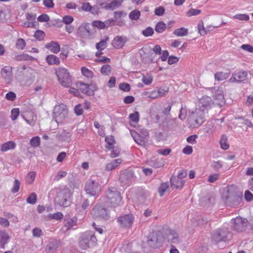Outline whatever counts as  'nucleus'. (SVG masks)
<instances>
[{"label":"nucleus","mask_w":253,"mask_h":253,"mask_svg":"<svg viewBox=\"0 0 253 253\" xmlns=\"http://www.w3.org/2000/svg\"><path fill=\"white\" fill-rule=\"evenodd\" d=\"M148 243L150 246L157 248L161 246L163 242V237L160 232H153L148 237Z\"/></svg>","instance_id":"0eeeda50"},{"label":"nucleus","mask_w":253,"mask_h":253,"mask_svg":"<svg viewBox=\"0 0 253 253\" xmlns=\"http://www.w3.org/2000/svg\"><path fill=\"white\" fill-rule=\"evenodd\" d=\"M46 61L49 65H58L60 62L59 58L53 54L47 55Z\"/></svg>","instance_id":"cd10ccee"},{"label":"nucleus","mask_w":253,"mask_h":253,"mask_svg":"<svg viewBox=\"0 0 253 253\" xmlns=\"http://www.w3.org/2000/svg\"><path fill=\"white\" fill-rule=\"evenodd\" d=\"M227 140V137L225 135H222L220 140V144L221 148L223 150H227L229 148V145L226 142Z\"/></svg>","instance_id":"e433bc0d"},{"label":"nucleus","mask_w":253,"mask_h":253,"mask_svg":"<svg viewBox=\"0 0 253 253\" xmlns=\"http://www.w3.org/2000/svg\"><path fill=\"white\" fill-rule=\"evenodd\" d=\"M109 40V37H106L104 39L101 40L99 42L96 44V48L98 50L102 51L107 46V41Z\"/></svg>","instance_id":"7c9ffc66"},{"label":"nucleus","mask_w":253,"mask_h":253,"mask_svg":"<svg viewBox=\"0 0 253 253\" xmlns=\"http://www.w3.org/2000/svg\"><path fill=\"white\" fill-rule=\"evenodd\" d=\"M201 13V10L197 9H191L187 12V15L189 17L197 15Z\"/></svg>","instance_id":"338daca9"},{"label":"nucleus","mask_w":253,"mask_h":253,"mask_svg":"<svg viewBox=\"0 0 253 253\" xmlns=\"http://www.w3.org/2000/svg\"><path fill=\"white\" fill-rule=\"evenodd\" d=\"M123 0H113L109 3H102L101 5L106 10H113L121 5Z\"/></svg>","instance_id":"4be33fe9"},{"label":"nucleus","mask_w":253,"mask_h":253,"mask_svg":"<svg viewBox=\"0 0 253 253\" xmlns=\"http://www.w3.org/2000/svg\"><path fill=\"white\" fill-rule=\"evenodd\" d=\"M211 167L215 170L218 171L219 169L222 168L223 164L221 161H218L216 162H213L211 165Z\"/></svg>","instance_id":"864d4df0"},{"label":"nucleus","mask_w":253,"mask_h":253,"mask_svg":"<svg viewBox=\"0 0 253 253\" xmlns=\"http://www.w3.org/2000/svg\"><path fill=\"white\" fill-rule=\"evenodd\" d=\"M192 119L194 120V126H200L204 122V112L203 110L196 109L192 114Z\"/></svg>","instance_id":"4468645a"},{"label":"nucleus","mask_w":253,"mask_h":253,"mask_svg":"<svg viewBox=\"0 0 253 253\" xmlns=\"http://www.w3.org/2000/svg\"><path fill=\"white\" fill-rule=\"evenodd\" d=\"M233 18L241 21H248L250 17L246 14H237L233 16Z\"/></svg>","instance_id":"de8ad7c7"},{"label":"nucleus","mask_w":253,"mask_h":253,"mask_svg":"<svg viewBox=\"0 0 253 253\" xmlns=\"http://www.w3.org/2000/svg\"><path fill=\"white\" fill-rule=\"evenodd\" d=\"M247 73L245 71H235L232 74V77L228 80L229 83H240L247 79Z\"/></svg>","instance_id":"dca6fc26"},{"label":"nucleus","mask_w":253,"mask_h":253,"mask_svg":"<svg viewBox=\"0 0 253 253\" xmlns=\"http://www.w3.org/2000/svg\"><path fill=\"white\" fill-rule=\"evenodd\" d=\"M105 141L107 145L106 148L108 149H111L113 147L115 143L114 137L113 136H107L105 137Z\"/></svg>","instance_id":"c9c22d12"},{"label":"nucleus","mask_w":253,"mask_h":253,"mask_svg":"<svg viewBox=\"0 0 253 253\" xmlns=\"http://www.w3.org/2000/svg\"><path fill=\"white\" fill-rule=\"evenodd\" d=\"M19 114V110L18 108L13 109L11 111V118L12 120L14 121L17 119Z\"/></svg>","instance_id":"680f3d73"},{"label":"nucleus","mask_w":253,"mask_h":253,"mask_svg":"<svg viewBox=\"0 0 253 253\" xmlns=\"http://www.w3.org/2000/svg\"><path fill=\"white\" fill-rule=\"evenodd\" d=\"M129 118L133 123H137L139 120V114L138 112H134L129 115Z\"/></svg>","instance_id":"c03bdc74"},{"label":"nucleus","mask_w":253,"mask_h":253,"mask_svg":"<svg viewBox=\"0 0 253 253\" xmlns=\"http://www.w3.org/2000/svg\"><path fill=\"white\" fill-rule=\"evenodd\" d=\"M212 92L214 103L220 107L223 106L225 103L223 88L222 87H218L217 89H214Z\"/></svg>","instance_id":"9b49d317"},{"label":"nucleus","mask_w":253,"mask_h":253,"mask_svg":"<svg viewBox=\"0 0 253 253\" xmlns=\"http://www.w3.org/2000/svg\"><path fill=\"white\" fill-rule=\"evenodd\" d=\"M91 214L95 218H100L104 220H107L110 217L108 211L100 205L96 206L93 209Z\"/></svg>","instance_id":"6e6552de"},{"label":"nucleus","mask_w":253,"mask_h":253,"mask_svg":"<svg viewBox=\"0 0 253 253\" xmlns=\"http://www.w3.org/2000/svg\"><path fill=\"white\" fill-rule=\"evenodd\" d=\"M41 139L39 136L33 137L30 140V144L33 147H37L40 144Z\"/></svg>","instance_id":"09e8293b"},{"label":"nucleus","mask_w":253,"mask_h":253,"mask_svg":"<svg viewBox=\"0 0 253 253\" xmlns=\"http://www.w3.org/2000/svg\"><path fill=\"white\" fill-rule=\"evenodd\" d=\"M169 185L168 182L162 183L159 188L158 192L161 196H163L165 192L169 189Z\"/></svg>","instance_id":"58836bf2"},{"label":"nucleus","mask_w":253,"mask_h":253,"mask_svg":"<svg viewBox=\"0 0 253 253\" xmlns=\"http://www.w3.org/2000/svg\"><path fill=\"white\" fill-rule=\"evenodd\" d=\"M9 240L10 237L6 232L0 231V245L1 248H4V245L9 242Z\"/></svg>","instance_id":"a878e982"},{"label":"nucleus","mask_w":253,"mask_h":253,"mask_svg":"<svg viewBox=\"0 0 253 253\" xmlns=\"http://www.w3.org/2000/svg\"><path fill=\"white\" fill-rule=\"evenodd\" d=\"M111 67L110 65L108 64L103 65L100 69L101 74L104 75H109L111 73Z\"/></svg>","instance_id":"a18cd8bd"},{"label":"nucleus","mask_w":253,"mask_h":253,"mask_svg":"<svg viewBox=\"0 0 253 253\" xmlns=\"http://www.w3.org/2000/svg\"><path fill=\"white\" fill-rule=\"evenodd\" d=\"M140 12L137 9H134L131 11L129 14V17L133 20H137L139 18Z\"/></svg>","instance_id":"a19ab883"},{"label":"nucleus","mask_w":253,"mask_h":253,"mask_svg":"<svg viewBox=\"0 0 253 253\" xmlns=\"http://www.w3.org/2000/svg\"><path fill=\"white\" fill-rule=\"evenodd\" d=\"M165 11V8L163 6H159L155 8L154 13L156 15L162 16L163 15Z\"/></svg>","instance_id":"bf43d9fd"},{"label":"nucleus","mask_w":253,"mask_h":253,"mask_svg":"<svg viewBox=\"0 0 253 253\" xmlns=\"http://www.w3.org/2000/svg\"><path fill=\"white\" fill-rule=\"evenodd\" d=\"M142 35L147 37L151 36L154 34V30L151 27H148L142 31Z\"/></svg>","instance_id":"3c124183"},{"label":"nucleus","mask_w":253,"mask_h":253,"mask_svg":"<svg viewBox=\"0 0 253 253\" xmlns=\"http://www.w3.org/2000/svg\"><path fill=\"white\" fill-rule=\"evenodd\" d=\"M54 116L57 123H62L68 116V110L66 105L59 104L54 107Z\"/></svg>","instance_id":"20e7f679"},{"label":"nucleus","mask_w":253,"mask_h":253,"mask_svg":"<svg viewBox=\"0 0 253 253\" xmlns=\"http://www.w3.org/2000/svg\"><path fill=\"white\" fill-rule=\"evenodd\" d=\"M149 166H152L155 168H161L163 166L164 163L163 162L159 161L158 160H150L148 162Z\"/></svg>","instance_id":"4c0bfd02"},{"label":"nucleus","mask_w":253,"mask_h":253,"mask_svg":"<svg viewBox=\"0 0 253 253\" xmlns=\"http://www.w3.org/2000/svg\"><path fill=\"white\" fill-rule=\"evenodd\" d=\"M20 182L18 179H15L11 191L13 193H16L18 191L20 187Z\"/></svg>","instance_id":"0e129e2a"},{"label":"nucleus","mask_w":253,"mask_h":253,"mask_svg":"<svg viewBox=\"0 0 253 253\" xmlns=\"http://www.w3.org/2000/svg\"><path fill=\"white\" fill-rule=\"evenodd\" d=\"M122 162V160L120 158L115 159L107 164L105 167V169L108 171H111L115 169Z\"/></svg>","instance_id":"393cba45"},{"label":"nucleus","mask_w":253,"mask_h":253,"mask_svg":"<svg viewBox=\"0 0 253 253\" xmlns=\"http://www.w3.org/2000/svg\"><path fill=\"white\" fill-rule=\"evenodd\" d=\"M213 102L210 97L204 96L199 100V105L201 107L203 108L206 110L210 109Z\"/></svg>","instance_id":"412c9836"},{"label":"nucleus","mask_w":253,"mask_h":253,"mask_svg":"<svg viewBox=\"0 0 253 253\" xmlns=\"http://www.w3.org/2000/svg\"><path fill=\"white\" fill-rule=\"evenodd\" d=\"M16 147V144L13 141H8L1 145L0 151L6 152L10 150L14 149Z\"/></svg>","instance_id":"bb28decb"},{"label":"nucleus","mask_w":253,"mask_h":253,"mask_svg":"<svg viewBox=\"0 0 253 253\" xmlns=\"http://www.w3.org/2000/svg\"><path fill=\"white\" fill-rule=\"evenodd\" d=\"M91 35L90 24L86 23H82L78 28L77 30V35L83 38L86 39L88 38Z\"/></svg>","instance_id":"ddd939ff"},{"label":"nucleus","mask_w":253,"mask_h":253,"mask_svg":"<svg viewBox=\"0 0 253 253\" xmlns=\"http://www.w3.org/2000/svg\"><path fill=\"white\" fill-rule=\"evenodd\" d=\"M0 75L7 83H10L13 79L12 67L10 66L4 67L1 70Z\"/></svg>","instance_id":"2eb2a0df"},{"label":"nucleus","mask_w":253,"mask_h":253,"mask_svg":"<svg viewBox=\"0 0 253 253\" xmlns=\"http://www.w3.org/2000/svg\"><path fill=\"white\" fill-rule=\"evenodd\" d=\"M142 81L145 84L149 85L151 84L153 81V78L151 76L147 75L143 77Z\"/></svg>","instance_id":"13d9d810"},{"label":"nucleus","mask_w":253,"mask_h":253,"mask_svg":"<svg viewBox=\"0 0 253 253\" xmlns=\"http://www.w3.org/2000/svg\"><path fill=\"white\" fill-rule=\"evenodd\" d=\"M163 237V241L166 240L170 244H177L179 242L178 234L171 229L166 230Z\"/></svg>","instance_id":"9d476101"},{"label":"nucleus","mask_w":253,"mask_h":253,"mask_svg":"<svg viewBox=\"0 0 253 253\" xmlns=\"http://www.w3.org/2000/svg\"><path fill=\"white\" fill-rule=\"evenodd\" d=\"M130 133L135 142L139 145L145 146V137L142 136L138 132L133 130H130Z\"/></svg>","instance_id":"aec40b11"},{"label":"nucleus","mask_w":253,"mask_h":253,"mask_svg":"<svg viewBox=\"0 0 253 253\" xmlns=\"http://www.w3.org/2000/svg\"><path fill=\"white\" fill-rule=\"evenodd\" d=\"M67 172L65 171L60 170L58 172L54 178L55 181H58L59 179H61L63 177H64L67 175Z\"/></svg>","instance_id":"e2e57ef3"},{"label":"nucleus","mask_w":253,"mask_h":253,"mask_svg":"<svg viewBox=\"0 0 253 253\" xmlns=\"http://www.w3.org/2000/svg\"><path fill=\"white\" fill-rule=\"evenodd\" d=\"M46 48L48 49L51 52L53 53H57L60 50V46L56 42L52 41L45 44Z\"/></svg>","instance_id":"5701e85b"},{"label":"nucleus","mask_w":253,"mask_h":253,"mask_svg":"<svg viewBox=\"0 0 253 253\" xmlns=\"http://www.w3.org/2000/svg\"><path fill=\"white\" fill-rule=\"evenodd\" d=\"M25 121L30 126H34L37 121V116L33 113H29L26 118L23 117Z\"/></svg>","instance_id":"c85d7f7f"},{"label":"nucleus","mask_w":253,"mask_h":253,"mask_svg":"<svg viewBox=\"0 0 253 253\" xmlns=\"http://www.w3.org/2000/svg\"><path fill=\"white\" fill-rule=\"evenodd\" d=\"M170 183L172 186L177 189H181L184 184V181L182 179L172 176L170 178Z\"/></svg>","instance_id":"b1692460"},{"label":"nucleus","mask_w":253,"mask_h":253,"mask_svg":"<svg viewBox=\"0 0 253 253\" xmlns=\"http://www.w3.org/2000/svg\"><path fill=\"white\" fill-rule=\"evenodd\" d=\"M35 37L39 41L42 40L44 37V33L40 30H37L34 35Z\"/></svg>","instance_id":"69168bd1"},{"label":"nucleus","mask_w":253,"mask_h":253,"mask_svg":"<svg viewBox=\"0 0 253 253\" xmlns=\"http://www.w3.org/2000/svg\"><path fill=\"white\" fill-rule=\"evenodd\" d=\"M96 238L91 232L83 233L79 241L80 247L84 250L93 246L96 242Z\"/></svg>","instance_id":"7ed1b4c3"},{"label":"nucleus","mask_w":253,"mask_h":253,"mask_svg":"<svg viewBox=\"0 0 253 253\" xmlns=\"http://www.w3.org/2000/svg\"><path fill=\"white\" fill-rule=\"evenodd\" d=\"M229 75V73L217 72L214 74V78L215 80L216 81H221L228 78Z\"/></svg>","instance_id":"473e14b6"},{"label":"nucleus","mask_w":253,"mask_h":253,"mask_svg":"<svg viewBox=\"0 0 253 253\" xmlns=\"http://www.w3.org/2000/svg\"><path fill=\"white\" fill-rule=\"evenodd\" d=\"M80 89L81 91L88 95H92L94 94L93 90L91 89L90 86L88 84L82 83L81 84V86Z\"/></svg>","instance_id":"c756f323"},{"label":"nucleus","mask_w":253,"mask_h":253,"mask_svg":"<svg viewBox=\"0 0 253 253\" xmlns=\"http://www.w3.org/2000/svg\"><path fill=\"white\" fill-rule=\"evenodd\" d=\"M166 29V24L163 22H159L155 26V31L158 33H162Z\"/></svg>","instance_id":"f704fd0d"},{"label":"nucleus","mask_w":253,"mask_h":253,"mask_svg":"<svg viewBox=\"0 0 253 253\" xmlns=\"http://www.w3.org/2000/svg\"><path fill=\"white\" fill-rule=\"evenodd\" d=\"M32 234L35 238H40L43 235L42 230L39 227L34 228L32 230Z\"/></svg>","instance_id":"49530a36"},{"label":"nucleus","mask_w":253,"mask_h":253,"mask_svg":"<svg viewBox=\"0 0 253 253\" xmlns=\"http://www.w3.org/2000/svg\"><path fill=\"white\" fill-rule=\"evenodd\" d=\"M89 206V202L87 199H83L81 200V202L80 205H78V208H81L82 209L84 210H85Z\"/></svg>","instance_id":"4d7b16f0"},{"label":"nucleus","mask_w":253,"mask_h":253,"mask_svg":"<svg viewBox=\"0 0 253 253\" xmlns=\"http://www.w3.org/2000/svg\"><path fill=\"white\" fill-rule=\"evenodd\" d=\"M173 34L177 37L186 36L188 34V30L185 28L182 27L175 30Z\"/></svg>","instance_id":"2f4dec72"},{"label":"nucleus","mask_w":253,"mask_h":253,"mask_svg":"<svg viewBox=\"0 0 253 253\" xmlns=\"http://www.w3.org/2000/svg\"><path fill=\"white\" fill-rule=\"evenodd\" d=\"M84 189L87 194L95 196L100 192L101 186L98 182L90 179L86 182Z\"/></svg>","instance_id":"423d86ee"},{"label":"nucleus","mask_w":253,"mask_h":253,"mask_svg":"<svg viewBox=\"0 0 253 253\" xmlns=\"http://www.w3.org/2000/svg\"><path fill=\"white\" fill-rule=\"evenodd\" d=\"M77 221L76 218L66 219L65 220V226L69 230L76 225Z\"/></svg>","instance_id":"72a5a7b5"},{"label":"nucleus","mask_w":253,"mask_h":253,"mask_svg":"<svg viewBox=\"0 0 253 253\" xmlns=\"http://www.w3.org/2000/svg\"><path fill=\"white\" fill-rule=\"evenodd\" d=\"M32 57L27 54H21L15 55L14 59L16 61L29 60L31 59Z\"/></svg>","instance_id":"79ce46f5"},{"label":"nucleus","mask_w":253,"mask_h":253,"mask_svg":"<svg viewBox=\"0 0 253 253\" xmlns=\"http://www.w3.org/2000/svg\"><path fill=\"white\" fill-rule=\"evenodd\" d=\"M56 74L60 84L65 87H69L71 84V80L67 69L59 68L56 70Z\"/></svg>","instance_id":"39448f33"},{"label":"nucleus","mask_w":253,"mask_h":253,"mask_svg":"<svg viewBox=\"0 0 253 253\" xmlns=\"http://www.w3.org/2000/svg\"><path fill=\"white\" fill-rule=\"evenodd\" d=\"M229 234L226 229L223 228L216 231L214 233L213 238L216 242H220L224 240L227 238L228 234Z\"/></svg>","instance_id":"a211bd4d"},{"label":"nucleus","mask_w":253,"mask_h":253,"mask_svg":"<svg viewBox=\"0 0 253 253\" xmlns=\"http://www.w3.org/2000/svg\"><path fill=\"white\" fill-rule=\"evenodd\" d=\"M81 71L83 75L87 78H92L93 76V73L85 67L82 68Z\"/></svg>","instance_id":"ea45409f"},{"label":"nucleus","mask_w":253,"mask_h":253,"mask_svg":"<svg viewBox=\"0 0 253 253\" xmlns=\"http://www.w3.org/2000/svg\"><path fill=\"white\" fill-rule=\"evenodd\" d=\"M159 98L165 96L169 92V88L165 87L164 88L160 87L157 89Z\"/></svg>","instance_id":"5fc2aeb1"},{"label":"nucleus","mask_w":253,"mask_h":253,"mask_svg":"<svg viewBox=\"0 0 253 253\" xmlns=\"http://www.w3.org/2000/svg\"><path fill=\"white\" fill-rule=\"evenodd\" d=\"M134 221V216L131 214H125L119 216L117 218V221L123 227H129Z\"/></svg>","instance_id":"f8f14e48"},{"label":"nucleus","mask_w":253,"mask_h":253,"mask_svg":"<svg viewBox=\"0 0 253 253\" xmlns=\"http://www.w3.org/2000/svg\"><path fill=\"white\" fill-rule=\"evenodd\" d=\"M15 46L17 49L22 50L26 46L25 41L23 39L19 38L17 40Z\"/></svg>","instance_id":"37998d69"},{"label":"nucleus","mask_w":253,"mask_h":253,"mask_svg":"<svg viewBox=\"0 0 253 253\" xmlns=\"http://www.w3.org/2000/svg\"><path fill=\"white\" fill-rule=\"evenodd\" d=\"M128 41L125 36H117L112 42V45L116 49L122 48Z\"/></svg>","instance_id":"f3484780"},{"label":"nucleus","mask_w":253,"mask_h":253,"mask_svg":"<svg viewBox=\"0 0 253 253\" xmlns=\"http://www.w3.org/2000/svg\"><path fill=\"white\" fill-rule=\"evenodd\" d=\"M106 205L111 207H116L122 203L120 193L115 188H109L106 193Z\"/></svg>","instance_id":"f03ea898"},{"label":"nucleus","mask_w":253,"mask_h":253,"mask_svg":"<svg viewBox=\"0 0 253 253\" xmlns=\"http://www.w3.org/2000/svg\"><path fill=\"white\" fill-rule=\"evenodd\" d=\"M233 227L238 232H242L245 230L248 225V220L241 217H237L231 220Z\"/></svg>","instance_id":"1a4fd4ad"},{"label":"nucleus","mask_w":253,"mask_h":253,"mask_svg":"<svg viewBox=\"0 0 253 253\" xmlns=\"http://www.w3.org/2000/svg\"><path fill=\"white\" fill-rule=\"evenodd\" d=\"M132 177L133 174L131 172L125 171L121 173L120 180L124 185H126L131 183Z\"/></svg>","instance_id":"6ab92c4d"},{"label":"nucleus","mask_w":253,"mask_h":253,"mask_svg":"<svg viewBox=\"0 0 253 253\" xmlns=\"http://www.w3.org/2000/svg\"><path fill=\"white\" fill-rule=\"evenodd\" d=\"M56 195L55 197V203L60 206L67 207L71 203L72 193L70 189L67 186L57 188Z\"/></svg>","instance_id":"f257e3e1"},{"label":"nucleus","mask_w":253,"mask_h":253,"mask_svg":"<svg viewBox=\"0 0 253 253\" xmlns=\"http://www.w3.org/2000/svg\"><path fill=\"white\" fill-rule=\"evenodd\" d=\"M37 200V195L35 193H32L27 199L26 201L29 204H34L36 203Z\"/></svg>","instance_id":"6e6d98bb"},{"label":"nucleus","mask_w":253,"mask_h":253,"mask_svg":"<svg viewBox=\"0 0 253 253\" xmlns=\"http://www.w3.org/2000/svg\"><path fill=\"white\" fill-rule=\"evenodd\" d=\"M91 6L90 4L88 2H83L82 4L81 9L85 12H89L90 10Z\"/></svg>","instance_id":"774afa93"},{"label":"nucleus","mask_w":253,"mask_h":253,"mask_svg":"<svg viewBox=\"0 0 253 253\" xmlns=\"http://www.w3.org/2000/svg\"><path fill=\"white\" fill-rule=\"evenodd\" d=\"M74 18L70 15H66L63 17L62 22L67 25H69L73 22Z\"/></svg>","instance_id":"052dcab7"},{"label":"nucleus","mask_w":253,"mask_h":253,"mask_svg":"<svg viewBox=\"0 0 253 253\" xmlns=\"http://www.w3.org/2000/svg\"><path fill=\"white\" fill-rule=\"evenodd\" d=\"M36 172L35 171H31L30 172L27 176V182L31 184L33 183L34 181L35 177H36Z\"/></svg>","instance_id":"603ef678"},{"label":"nucleus","mask_w":253,"mask_h":253,"mask_svg":"<svg viewBox=\"0 0 253 253\" xmlns=\"http://www.w3.org/2000/svg\"><path fill=\"white\" fill-rule=\"evenodd\" d=\"M48 217L50 219H54L58 220L63 218V214L60 212H57L53 214H49Z\"/></svg>","instance_id":"8fccbe9b"}]
</instances>
